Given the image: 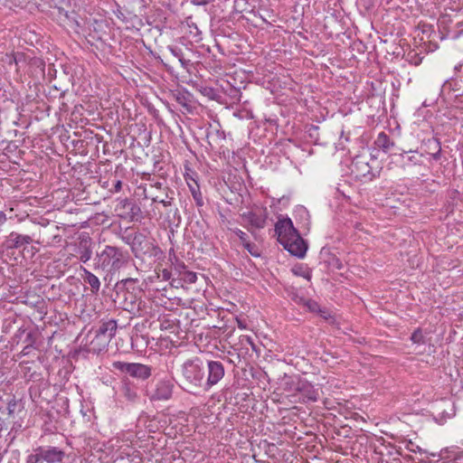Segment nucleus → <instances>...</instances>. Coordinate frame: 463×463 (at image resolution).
Masks as SVG:
<instances>
[{
	"mask_svg": "<svg viewBox=\"0 0 463 463\" xmlns=\"http://www.w3.org/2000/svg\"><path fill=\"white\" fill-rule=\"evenodd\" d=\"M119 392L128 402L134 403L138 400L137 385L127 377L122 378Z\"/></svg>",
	"mask_w": 463,
	"mask_h": 463,
	"instance_id": "nucleus-16",
	"label": "nucleus"
},
{
	"mask_svg": "<svg viewBox=\"0 0 463 463\" xmlns=\"http://www.w3.org/2000/svg\"><path fill=\"white\" fill-rule=\"evenodd\" d=\"M25 342L27 343V345L24 347V350L29 349L32 347L35 342V338L33 336V333H28L26 335Z\"/></svg>",
	"mask_w": 463,
	"mask_h": 463,
	"instance_id": "nucleus-38",
	"label": "nucleus"
},
{
	"mask_svg": "<svg viewBox=\"0 0 463 463\" xmlns=\"http://www.w3.org/2000/svg\"><path fill=\"white\" fill-rule=\"evenodd\" d=\"M294 390L297 392L296 397L292 402H317L319 398V391L306 380H298Z\"/></svg>",
	"mask_w": 463,
	"mask_h": 463,
	"instance_id": "nucleus-6",
	"label": "nucleus"
},
{
	"mask_svg": "<svg viewBox=\"0 0 463 463\" xmlns=\"http://www.w3.org/2000/svg\"><path fill=\"white\" fill-rule=\"evenodd\" d=\"M233 232L239 237L242 245H244L248 241V235L240 229L233 230Z\"/></svg>",
	"mask_w": 463,
	"mask_h": 463,
	"instance_id": "nucleus-36",
	"label": "nucleus"
},
{
	"mask_svg": "<svg viewBox=\"0 0 463 463\" xmlns=\"http://www.w3.org/2000/svg\"><path fill=\"white\" fill-rule=\"evenodd\" d=\"M15 406H16V402L14 400L11 401L8 403L7 409H8L9 414H13L14 413Z\"/></svg>",
	"mask_w": 463,
	"mask_h": 463,
	"instance_id": "nucleus-42",
	"label": "nucleus"
},
{
	"mask_svg": "<svg viewBox=\"0 0 463 463\" xmlns=\"http://www.w3.org/2000/svg\"><path fill=\"white\" fill-rule=\"evenodd\" d=\"M127 205L129 206L130 218L133 220L141 212L140 207L126 199L124 201V207Z\"/></svg>",
	"mask_w": 463,
	"mask_h": 463,
	"instance_id": "nucleus-28",
	"label": "nucleus"
},
{
	"mask_svg": "<svg viewBox=\"0 0 463 463\" xmlns=\"http://www.w3.org/2000/svg\"><path fill=\"white\" fill-rule=\"evenodd\" d=\"M318 313H320L321 317L326 320L331 318V315L326 310L321 309V311H319Z\"/></svg>",
	"mask_w": 463,
	"mask_h": 463,
	"instance_id": "nucleus-43",
	"label": "nucleus"
},
{
	"mask_svg": "<svg viewBox=\"0 0 463 463\" xmlns=\"http://www.w3.org/2000/svg\"><path fill=\"white\" fill-rule=\"evenodd\" d=\"M137 282V279H133V278H127V279H123L120 280V284H122L123 286H128V284H135Z\"/></svg>",
	"mask_w": 463,
	"mask_h": 463,
	"instance_id": "nucleus-39",
	"label": "nucleus"
},
{
	"mask_svg": "<svg viewBox=\"0 0 463 463\" xmlns=\"http://www.w3.org/2000/svg\"><path fill=\"white\" fill-rule=\"evenodd\" d=\"M208 376L204 382V389L208 390L212 386L217 384L224 376L225 370L222 362L208 361L207 362Z\"/></svg>",
	"mask_w": 463,
	"mask_h": 463,
	"instance_id": "nucleus-10",
	"label": "nucleus"
},
{
	"mask_svg": "<svg viewBox=\"0 0 463 463\" xmlns=\"http://www.w3.org/2000/svg\"><path fill=\"white\" fill-rule=\"evenodd\" d=\"M374 144L384 153H387L395 145L394 142L390 138V137L384 132H381L378 135L377 138L374 141Z\"/></svg>",
	"mask_w": 463,
	"mask_h": 463,
	"instance_id": "nucleus-21",
	"label": "nucleus"
},
{
	"mask_svg": "<svg viewBox=\"0 0 463 463\" xmlns=\"http://www.w3.org/2000/svg\"><path fill=\"white\" fill-rule=\"evenodd\" d=\"M300 275L303 276L304 278H306L307 280H310V279H311L310 271H305V272L301 273Z\"/></svg>",
	"mask_w": 463,
	"mask_h": 463,
	"instance_id": "nucleus-44",
	"label": "nucleus"
},
{
	"mask_svg": "<svg viewBox=\"0 0 463 463\" xmlns=\"http://www.w3.org/2000/svg\"><path fill=\"white\" fill-rule=\"evenodd\" d=\"M23 354H28V349H26V350H24H24H23Z\"/></svg>",
	"mask_w": 463,
	"mask_h": 463,
	"instance_id": "nucleus-45",
	"label": "nucleus"
},
{
	"mask_svg": "<svg viewBox=\"0 0 463 463\" xmlns=\"http://www.w3.org/2000/svg\"><path fill=\"white\" fill-rule=\"evenodd\" d=\"M299 380L298 378L287 377L283 383V390L288 392V396L291 397L292 400L296 397L297 392L294 390L296 382Z\"/></svg>",
	"mask_w": 463,
	"mask_h": 463,
	"instance_id": "nucleus-26",
	"label": "nucleus"
},
{
	"mask_svg": "<svg viewBox=\"0 0 463 463\" xmlns=\"http://www.w3.org/2000/svg\"><path fill=\"white\" fill-rule=\"evenodd\" d=\"M174 384L169 380H162L156 383L154 393L151 396L153 401H166L171 398Z\"/></svg>",
	"mask_w": 463,
	"mask_h": 463,
	"instance_id": "nucleus-15",
	"label": "nucleus"
},
{
	"mask_svg": "<svg viewBox=\"0 0 463 463\" xmlns=\"http://www.w3.org/2000/svg\"><path fill=\"white\" fill-rule=\"evenodd\" d=\"M248 231H250V233H253V231L250 230V228H248Z\"/></svg>",
	"mask_w": 463,
	"mask_h": 463,
	"instance_id": "nucleus-47",
	"label": "nucleus"
},
{
	"mask_svg": "<svg viewBox=\"0 0 463 463\" xmlns=\"http://www.w3.org/2000/svg\"><path fill=\"white\" fill-rule=\"evenodd\" d=\"M291 255L298 258H303L307 250V245L299 234L294 235L288 241L281 244Z\"/></svg>",
	"mask_w": 463,
	"mask_h": 463,
	"instance_id": "nucleus-13",
	"label": "nucleus"
},
{
	"mask_svg": "<svg viewBox=\"0 0 463 463\" xmlns=\"http://www.w3.org/2000/svg\"><path fill=\"white\" fill-rule=\"evenodd\" d=\"M351 170L355 175L356 178L372 181L375 175L372 172L371 166L363 156H356L354 158Z\"/></svg>",
	"mask_w": 463,
	"mask_h": 463,
	"instance_id": "nucleus-11",
	"label": "nucleus"
},
{
	"mask_svg": "<svg viewBox=\"0 0 463 463\" xmlns=\"http://www.w3.org/2000/svg\"><path fill=\"white\" fill-rule=\"evenodd\" d=\"M43 451V462L47 463H61L64 457L65 452L53 446H41Z\"/></svg>",
	"mask_w": 463,
	"mask_h": 463,
	"instance_id": "nucleus-17",
	"label": "nucleus"
},
{
	"mask_svg": "<svg viewBox=\"0 0 463 463\" xmlns=\"http://www.w3.org/2000/svg\"><path fill=\"white\" fill-rule=\"evenodd\" d=\"M248 231H250V233H253V231L250 230V228H248Z\"/></svg>",
	"mask_w": 463,
	"mask_h": 463,
	"instance_id": "nucleus-48",
	"label": "nucleus"
},
{
	"mask_svg": "<svg viewBox=\"0 0 463 463\" xmlns=\"http://www.w3.org/2000/svg\"><path fill=\"white\" fill-rule=\"evenodd\" d=\"M117 331V322L114 319L102 322L99 328L96 330L98 333V340H100L99 346L96 350H104Z\"/></svg>",
	"mask_w": 463,
	"mask_h": 463,
	"instance_id": "nucleus-8",
	"label": "nucleus"
},
{
	"mask_svg": "<svg viewBox=\"0 0 463 463\" xmlns=\"http://www.w3.org/2000/svg\"><path fill=\"white\" fill-rule=\"evenodd\" d=\"M8 64L11 66L14 64L16 67H18V63L22 61H24V56L23 53H16L13 55L12 57H9ZM16 71H18V68H16Z\"/></svg>",
	"mask_w": 463,
	"mask_h": 463,
	"instance_id": "nucleus-32",
	"label": "nucleus"
},
{
	"mask_svg": "<svg viewBox=\"0 0 463 463\" xmlns=\"http://www.w3.org/2000/svg\"><path fill=\"white\" fill-rule=\"evenodd\" d=\"M423 150L426 154L430 155L435 161L440 159L441 156V145L438 138L431 137L424 141Z\"/></svg>",
	"mask_w": 463,
	"mask_h": 463,
	"instance_id": "nucleus-18",
	"label": "nucleus"
},
{
	"mask_svg": "<svg viewBox=\"0 0 463 463\" xmlns=\"http://www.w3.org/2000/svg\"><path fill=\"white\" fill-rule=\"evenodd\" d=\"M463 25L461 23H458V27L459 28L458 30H457L453 35V38H458L460 37L461 35H463V28H461Z\"/></svg>",
	"mask_w": 463,
	"mask_h": 463,
	"instance_id": "nucleus-41",
	"label": "nucleus"
},
{
	"mask_svg": "<svg viewBox=\"0 0 463 463\" xmlns=\"http://www.w3.org/2000/svg\"><path fill=\"white\" fill-rule=\"evenodd\" d=\"M122 189V182L120 180H118L115 184L114 188L111 189V192L113 193H118Z\"/></svg>",
	"mask_w": 463,
	"mask_h": 463,
	"instance_id": "nucleus-40",
	"label": "nucleus"
},
{
	"mask_svg": "<svg viewBox=\"0 0 463 463\" xmlns=\"http://www.w3.org/2000/svg\"><path fill=\"white\" fill-rule=\"evenodd\" d=\"M168 50L174 57L177 58V60L181 63L182 67L187 68L188 66L191 65V61L184 57V54L182 49L175 47V46H169Z\"/></svg>",
	"mask_w": 463,
	"mask_h": 463,
	"instance_id": "nucleus-24",
	"label": "nucleus"
},
{
	"mask_svg": "<svg viewBox=\"0 0 463 463\" xmlns=\"http://www.w3.org/2000/svg\"><path fill=\"white\" fill-rule=\"evenodd\" d=\"M122 241L129 245L131 252L137 259L145 257L159 259L163 254L160 247L149 240L144 232L128 233L122 236Z\"/></svg>",
	"mask_w": 463,
	"mask_h": 463,
	"instance_id": "nucleus-2",
	"label": "nucleus"
},
{
	"mask_svg": "<svg viewBox=\"0 0 463 463\" xmlns=\"http://www.w3.org/2000/svg\"><path fill=\"white\" fill-rule=\"evenodd\" d=\"M59 232L60 227L54 222L43 219L42 222H38L37 233H33V236L37 235L36 241L38 243L51 244L55 242L56 239L60 241Z\"/></svg>",
	"mask_w": 463,
	"mask_h": 463,
	"instance_id": "nucleus-5",
	"label": "nucleus"
},
{
	"mask_svg": "<svg viewBox=\"0 0 463 463\" xmlns=\"http://www.w3.org/2000/svg\"><path fill=\"white\" fill-rule=\"evenodd\" d=\"M44 69L45 64L43 60L38 58L31 60L29 63V73H31L33 78H35L37 80L44 79Z\"/></svg>",
	"mask_w": 463,
	"mask_h": 463,
	"instance_id": "nucleus-19",
	"label": "nucleus"
},
{
	"mask_svg": "<svg viewBox=\"0 0 463 463\" xmlns=\"http://www.w3.org/2000/svg\"><path fill=\"white\" fill-rule=\"evenodd\" d=\"M161 273H158V277H161L162 278V280L164 281H167L171 279V271L166 269H163L162 270H159Z\"/></svg>",
	"mask_w": 463,
	"mask_h": 463,
	"instance_id": "nucleus-37",
	"label": "nucleus"
},
{
	"mask_svg": "<svg viewBox=\"0 0 463 463\" xmlns=\"http://www.w3.org/2000/svg\"><path fill=\"white\" fill-rule=\"evenodd\" d=\"M269 213L266 207L256 208L241 214V218L250 228L257 230L263 229L266 226Z\"/></svg>",
	"mask_w": 463,
	"mask_h": 463,
	"instance_id": "nucleus-7",
	"label": "nucleus"
},
{
	"mask_svg": "<svg viewBox=\"0 0 463 463\" xmlns=\"http://www.w3.org/2000/svg\"><path fill=\"white\" fill-rule=\"evenodd\" d=\"M112 366L116 370L128 373L129 376L141 381H146L152 374V367L140 363L116 361L113 362Z\"/></svg>",
	"mask_w": 463,
	"mask_h": 463,
	"instance_id": "nucleus-4",
	"label": "nucleus"
},
{
	"mask_svg": "<svg viewBox=\"0 0 463 463\" xmlns=\"http://www.w3.org/2000/svg\"><path fill=\"white\" fill-rule=\"evenodd\" d=\"M189 190L192 194V196L195 202L197 207H202L204 204L203 194L200 191V187L196 181H194V185L188 183Z\"/></svg>",
	"mask_w": 463,
	"mask_h": 463,
	"instance_id": "nucleus-25",
	"label": "nucleus"
},
{
	"mask_svg": "<svg viewBox=\"0 0 463 463\" xmlns=\"http://www.w3.org/2000/svg\"><path fill=\"white\" fill-rule=\"evenodd\" d=\"M183 280L186 283H189V284H193V283H195L196 279H197V276H196V273L193 272V271H185L184 274H183Z\"/></svg>",
	"mask_w": 463,
	"mask_h": 463,
	"instance_id": "nucleus-31",
	"label": "nucleus"
},
{
	"mask_svg": "<svg viewBox=\"0 0 463 463\" xmlns=\"http://www.w3.org/2000/svg\"><path fill=\"white\" fill-rule=\"evenodd\" d=\"M82 271L83 280L90 286L93 293H97L100 288V282L99 278L90 271H89L88 269H86L85 268L82 269Z\"/></svg>",
	"mask_w": 463,
	"mask_h": 463,
	"instance_id": "nucleus-22",
	"label": "nucleus"
},
{
	"mask_svg": "<svg viewBox=\"0 0 463 463\" xmlns=\"http://www.w3.org/2000/svg\"><path fill=\"white\" fill-rule=\"evenodd\" d=\"M245 249L252 255L259 256L258 249L254 243L250 242L249 241L243 245Z\"/></svg>",
	"mask_w": 463,
	"mask_h": 463,
	"instance_id": "nucleus-34",
	"label": "nucleus"
},
{
	"mask_svg": "<svg viewBox=\"0 0 463 463\" xmlns=\"http://www.w3.org/2000/svg\"><path fill=\"white\" fill-rule=\"evenodd\" d=\"M392 157L395 163L400 164L402 168L410 167L417 164L416 157L414 156H409L406 151L399 154H393Z\"/></svg>",
	"mask_w": 463,
	"mask_h": 463,
	"instance_id": "nucleus-20",
	"label": "nucleus"
},
{
	"mask_svg": "<svg viewBox=\"0 0 463 463\" xmlns=\"http://www.w3.org/2000/svg\"><path fill=\"white\" fill-rule=\"evenodd\" d=\"M153 202H158L161 203L164 207L167 208L169 207V211L166 213V219L169 222H177L179 223L181 222V216L179 214V211L176 207L172 208L174 203V191L167 188V192L165 194V197L163 199H158V197L153 198Z\"/></svg>",
	"mask_w": 463,
	"mask_h": 463,
	"instance_id": "nucleus-12",
	"label": "nucleus"
},
{
	"mask_svg": "<svg viewBox=\"0 0 463 463\" xmlns=\"http://www.w3.org/2000/svg\"><path fill=\"white\" fill-rule=\"evenodd\" d=\"M298 234L299 233L294 228L293 222L289 218L279 219L275 224V235L280 244L288 241V239H292L294 235Z\"/></svg>",
	"mask_w": 463,
	"mask_h": 463,
	"instance_id": "nucleus-9",
	"label": "nucleus"
},
{
	"mask_svg": "<svg viewBox=\"0 0 463 463\" xmlns=\"http://www.w3.org/2000/svg\"><path fill=\"white\" fill-rule=\"evenodd\" d=\"M100 343V340H98V333L95 332V336L94 338L90 341V350L93 352V353H99L101 352L102 350H96L95 348H97L99 346V344Z\"/></svg>",
	"mask_w": 463,
	"mask_h": 463,
	"instance_id": "nucleus-35",
	"label": "nucleus"
},
{
	"mask_svg": "<svg viewBox=\"0 0 463 463\" xmlns=\"http://www.w3.org/2000/svg\"><path fill=\"white\" fill-rule=\"evenodd\" d=\"M33 241L32 236L23 235L15 232H12L4 241L3 245L6 250L20 249L24 245H28Z\"/></svg>",
	"mask_w": 463,
	"mask_h": 463,
	"instance_id": "nucleus-14",
	"label": "nucleus"
},
{
	"mask_svg": "<svg viewBox=\"0 0 463 463\" xmlns=\"http://www.w3.org/2000/svg\"><path fill=\"white\" fill-rule=\"evenodd\" d=\"M411 340L414 344H422V343H424V336H423L422 331L420 328L416 329L411 334Z\"/></svg>",
	"mask_w": 463,
	"mask_h": 463,
	"instance_id": "nucleus-29",
	"label": "nucleus"
},
{
	"mask_svg": "<svg viewBox=\"0 0 463 463\" xmlns=\"http://www.w3.org/2000/svg\"><path fill=\"white\" fill-rule=\"evenodd\" d=\"M182 376L184 388L194 392L197 388L202 387L204 383V371L200 364L198 358L187 360L182 364Z\"/></svg>",
	"mask_w": 463,
	"mask_h": 463,
	"instance_id": "nucleus-3",
	"label": "nucleus"
},
{
	"mask_svg": "<svg viewBox=\"0 0 463 463\" xmlns=\"http://www.w3.org/2000/svg\"><path fill=\"white\" fill-rule=\"evenodd\" d=\"M175 100L182 106L186 111H192L190 94L188 92L177 91L173 94Z\"/></svg>",
	"mask_w": 463,
	"mask_h": 463,
	"instance_id": "nucleus-23",
	"label": "nucleus"
},
{
	"mask_svg": "<svg viewBox=\"0 0 463 463\" xmlns=\"http://www.w3.org/2000/svg\"><path fill=\"white\" fill-rule=\"evenodd\" d=\"M130 256L127 250L116 246L106 245L94 258V269L107 275H115L128 265Z\"/></svg>",
	"mask_w": 463,
	"mask_h": 463,
	"instance_id": "nucleus-1",
	"label": "nucleus"
},
{
	"mask_svg": "<svg viewBox=\"0 0 463 463\" xmlns=\"http://www.w3.org/2000/svg\"><path fill=\"white\" fill-rule=\"evenodd\" d=\"M248 231H250V233H253V231L250 230V228H248Z\"/></svg>",
	"mask_w": 463,
	"mask_h": 463,
	"instance_id": "nucleus-49",
	"label": "nucleus"
},
{
	"mask_svg": "<svg viewBox=\"0 0 463 463\" xmlns=\"http://www.w3.org/2000/svg\"><path fill=\"white\" fill-rule=\"evenodd\" d=\"M41 446L33 449V452L27 456L25 463H43V458Z\"/></svg>",
	"mask_w": 463,
	"mask_h": 463,
	"instance_id": "nucleus-27",
	"label": "nucleus"
},
{
	"mask_svg": "<svg viewBox=\"0 0 463 463\" xmlns=\"http://www.w3.org/2000/svg\"><path fill=\"white\" fill-rule=\"evenodd\" d=\"M306 306L308 308V310L311 311V312H319V311H321V308H320L318 303L314 301V300H311V299L307 300L306 302Z\"/></svg>",
	"mask_w": 463,
	"mask_h": 463,
	"instance_id": "nucleus-33",
	"label": "nucleus"
},
{
	"mask_svg": "<svg viewBox=\"0 0 463 463\" xmlns=\"http://www.w3.org/2000/svg\"><path fill=\"white\" fill-rule=\"evenodd\" d=\"M91 254H92L91 250L88 247H84L83 249L80 250L79 259L81 262L85 263L90 260Z\"/></svg>",
	"mask_w": 463,
	"mask_h": 463,
	"instance_id": "nucleus-30",
	"label": "nucleus"
},
{
	"mask_svg": "<svg viewBox=\"0 0 463 463\" xmlns=\"http://www.w3.org/2000/svg\"><path fill=\"white\" fill-rule=\"evenodd\" d=\"M157 187H160L161 186V184L160 183H156V184Z\"/></svg>",
	"mask_w": 463,
	"mask_h": 463,
	"instance_id": "nucleus-46",
	"label": "nucleus"
}]
</instances>
